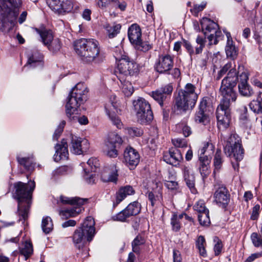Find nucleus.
Instances as JSON below:
<instances>
[{"label": "nucleus", "mask_w": 262, "mask_h": 262, "mask_svg": "<svg viewBox=\"0 0 262 262\" xmlns=\"http://www.w3.org/2000/svg\"><path fill=\"white\" fill-rule=\"evenodd\" d=\"M238 80L237 72L233 69H231L222 80L220 92L223 99L216 109L217 125L220 129H225L229 125L231 119L230 103L231 101H235L236 99V93L233 89Z\"/></svg>", "instance_id": "f257e3e1"}, {"label": "nucleus", "mask_w": 262, "mask_h": 262, "mask_svg": "<svg viewBox=\"0 0 262 262\" xmlns=\"http://www.w3.org/2000/svg\"><path fill=\"white\" fill-rule=\"evenodd\" d=\"M74 49L81 60L88 63H99L102 61L100 57L98 42L93 39L81 38L74 43Z\"/></svg>", "instance_id": "f03ea898"}, {"label": "nucleus", "mask_w": 262, "mask_h": 262, "mask_svg": "<svg viewBox=\"0 0 262 262\" xmlns=\"http://www.w3.org/2000/svg\"><path fill=\"white\" fill-rule=\"evenodd\" d=\"M35 186L34 181L29 184L21 182L14 184L15 198L18 202L17 214L19 220L26 221L28 219L31 194Z\"/></svg>", "instance_id": "7ed1b4c3"}, {"label": "nucleus", "mask_w": 262, "mask_h": 262, "mask_svg": "<svg viewBox=\"0 0 262 262\" xmlns=\"http://www.w3.org/2000/svg\"><path fill=\"white\" fill-rule=\"evenodd\" d=\"M114 56L118 62L115 74L120 81L124 79H130L138 72V65L127 55L121 47L116 48Z\"/></svg>", "instance_id": "20e7f679"}, {"label": "nucleus", "mask_w": 262, "mask_h": 262, "mask_svg": "<svg viewBox=\"0 0 262 262\" xmlns=\"http://www.w3.org/2000/svg\"><path fill=\"white\" fill-rule=\"evenodd\" d=\"M21 5V0H0L1 8L6 9L0 18V31H9L14 27Z\"/></svg>", "instance_id": "39448f33"}, {"label": "nucleus", "mask_w": 262, "mask_h": 262, "mask_svg": "<svg viewBox=\"0 0 262 262\" xmlns=\"http://www.w3.org/2000/svg\"><path fill=\"white\" fill-rule=\"evenodd\" d=\"M198 95L199 93L194 85L186 84L184 89L179 92L178 96L176 98L175 111L185 112L192 110L195 105Z\"/></svg>", "instance_id": "423d86ee"}, {"label": "nucleus", "mask_w": 262, "mask_h": 262, "mask_svg": "<svg viewBox=\"0 0 262 262\" xmlns=\"http://www.w3.org/2000/svg\"><path fill=\"white\" fill-rule=\"evenodd\" d=\"M88 89L83 83H78L72 90L66 105L68 117L75 113L78 107L87 100Z\"/></svg>", "instance_id": "0eeeda50"}, {"label": "nucleus", "mask_w": 262, "mask_h": 262, "mask_svg": "<svg viewBox=\"0 0 262 262\" xmlns=\"http://www.w3.org/2000/svg\"><path fill=\"white\" fill-rule=\"evenodd\" d=\"M95 222L93 217H87L82 226L77 229L73 234V240L75 244L82 243L85 238L92 241L95 233Z\"/></svg>", "instance_id": "6e6552de"}, {"label": "nucleus", "mask_w": 262, "mask_h": 262, "mask_svg": "<svg viewBox=\"0 0 262 262\" xmlns=\"http://www.w3.org/2000/svg\"><path fill=\"white\" fill-rule=\"evenodd\" d=\"M137 121L140 124H147L153 119L150 105L143 98H139L133 102Z\"/></svg>", "instance_id": "1a4fd4ad"}, {"label": "nucleus", "mask_w": 262, "mask_h": 262, "mask_svg": "<svg viewBox=\"0 0 262 262\" xmlns=\"http://www.w3.org/2000/svg\"><path fill=\"white\" fill-rule=\"evenodd\" d=\"M241 142V139L237 134H231L224 148L225 154L236 161L242 160L244 157V149Z\"/></svg>", "instance_id": "9d476101"}, {"label": "nucleus", "mask_w": 262, "mask_h": 262, "mask_svg": "<svg viewBox=\"0 0 262 262\" xmlns=\"http://www.w3.org/2000/svg\"><path fill=\"white\" fill-rule=\"evenodd\" d=\"M202 30L205 36H207L209 44L216 45L217 38L221 36V32L219 31L218 25L207 18H203L201 22Z\"/></svg>", "instance_id": "9b49d317"}, {"label": "nucleus", "mask_w": 262, "mask_h": 262, "mask_svg": "<svg viewBox=\"0 0 262 262\" xmlns=\"http://www.w3.org/2000/svg\"><path fill=\"white\" fill-rule=\"evenodd\" d=\"M121 137L116 133L112 132L108 134L104 146V152L111 158H115L118 156L117 146L122 144Z\"/></svg>", "instance_id": "f8f14e48"}, {"label": "nucleus", "mask_w": 262, "mask_h": 262, "mask_svg": "<svg viewBox=\"0 0 262 262\" xmlns=\"http://www.w3.org/2000/svg\"><path fill=\"white\" fill-rule=\"evenodd\" d=\"M105 110L107 115L109 117L112 123L118 128H121L122 123L120 119L116 116V114L120 112L119 105L116 97L115 96H111L110 100L105 104Z\"/></svg>", "instance_id": "ddd939ff"}, {"label": "nucleus", "mask_w": 262, "mask_h": 262, "mask_svg": "<svg viewBox=\"0 0 262 262\" xmlns=\"http://www.w3.org/2000/svg\"><path fill=\"white\" fill-rule=\"evenodd\" d=\"M89 148L88 141L84 138L72 136L70 150L75 155H81L86 152Z\"/></svg>", "instance_id": "4468645a"}, {"label": "nucleus", "mask_w": 262, "mask_h": 262, "mask_svg": "<svg viewBox=\"0 0 262 262\" xmlns=\"http://www.w3.org/2000/svg\"><path fill=\"white\" fill-rule=\"evenodd\" d=\"M173 60L169 55H162L155 64L156 70L160 73H168L172 68Z\"/></svg>", "instance_id": "2eb2a0df"}, {"label": "nucleus", "mask_w": 262, "mask_h": 262, "mask_svg": "<svg viewBox=\"0 0 262 262\" xmlns=\"http://www.w3.org/2000/svg\"><path fill=\"white\" fill-rule=\"evenodd\" d=\"M124 160L129 169H134L139 162V154L133 148L127 147L124 152Z\"/></svg>", "instance_id": "dca6fc26"}, {"label": "nucleus", "mask_w": 262, "mask_h": 262, "mask_svg": "<svg viewBox=\"0 0 262 262\" xmlns=\"http://www.w3.org/2000/svg\"><path fill=\"white\" fill-rule=\"evenodd\" d=\"M216 189L214 197L216 203L225 207L229 201L230 194L227 188L223 185L217 184L215 185Z\"/></svg>", "instance_id": "f3484780"}, {"label": "nucleus", "mask_w": 262, "mask_h": 262, "mask_svg": "<svg viewBox=\"0 0 262 262\" xmlns=\"http://www.w3.org/2000/svg\"><path fill=\"white\" fill-rule=\"evenodd\" d=\"M238 91L239 94L245 97H250L253 93V90L248 83V75L245 72L242 73L239 76Z\"/></svg>", "instance_id": "a211bd4d"}, {"label": "nucleus", "mask_w": 262, "mask_h": 262, "mask_svg": "<svg viewBox=\"0 0 262 262\" xmlns=\"http://www.w3.org/2000/svg\"><path fill=\"white\" fill-rule=\"evenodd\" d=\"M163 160L167 163L177 166L183 160V156L180 150L177 148H171L168 152L164 153Z\"/></svg>", "instance_id": "6ab92c4d"}, {"label": "nucleus", "mask_w": 262, "mask_h": 262, "mask_svg": "<svg viewBox=\"0 0 262 262\" xmlns=\"http://www.w3.org/2000/svg\"><path fill=\"white\" fill-rule=\"evenodd\" d=\"M118 169L115 164L105 167L101 174V179L104 182L116 183L118 180Z\"/></svg>", "instance_id": "aec40b11"}, {"label": "nucleus", "mask_w": 262, "mask_h": 262, "mask_svg": "<svg viewBox=\"0 0 262 262\" xmlns=\"http://www.w3.org/2000/svg\"><path fill=\"white\" fill-rule=\"evenodd\" d=\"M207 102L205 98H203L200 103L199 111L196 113L195 121L203 125H206L209 122L208 116L205 114Z\"/></svg>", "instance_id": "412c9836"}, {"label": "nucleus", "mask_w": 262, "mask_h": 262, "mask_svg": "<svg viewBox=\"0 0 262 262\" xmlns=\"http://www.w3.org/2000/svg\"><path fill=\"white\" fill-rule=\"evenodd\" d=\"M55 154L54 159L56 162L60 160H66L68 159L69 152L68 150V143L63 139L60 144H57L55 146Z\"/></svg>", "instance_id": "4be33fe9"}, {"label": "nucleus", "mask_w": 262, "mask_h": 262, "mask_svg": "<svg viewBox=\"0 0 262 262\" xmlns=\"http://www.w3.org/2000/svg\"><path fill=\"white\" fill-rule=\"evenodd\" d=\"M134 193V189L129 185L121 187L116 193V201L114 203V206L118 205L127 195H132Z\"/></svg>", "instance_id": "5701e85b"}, {"label": "nucleus", "mask_w": 262, "mask_h": 262, "mask_svg": "<svg viewBox=\"0 0 262 262\" xmlns=\"http://www.w3.org/2000/svg\"><path fill=\"white\" fill-rule=\"evenodd\" d=\"M128 36L132 44L139 42L141 36V31L139 26L137 24L132 25L128 29Z\"/></svg>", "instance_id": "b1692460"}, {"label": "nucleus", "mask_w": 262, "mask_h": 262, "mask_svg": "<svg viewBox=\"0 0 262 262\" xmlns=\"http://www.w3.org/2000/svg\"><path fill=\"white\" fill-rule=\"evenodd\" d=\"M88 200L79 197L69 198L64 195H60L58 203H61L63 205H71L73 206H81Z\"/></svg>", "instance_id": "393cba45"}, {"label": "nucleus", "mask_w": 262, "mask_h": 262, "mask_svg": "<svg viewBox=\"0 0 262 262\" xmlns=\"http://www.w3.org/2000/svg\"><path fill=\"white\" fill-rule=\"evenodd\" d=\"M184 180L188 187L191 189L192 192H194L195 178L192 171L189 166H184L183 168Z\"/></svg>", "instance_id": "a878e982"}, {"label": "nucleus", "mask_w": 262, "mask_h": 262, "mask_svg": "<svg viewBox=\"0 0 262 262\" xmlns=\"http://www.w3.org/2000/svg\"><path fill=\"white\" fill-rule=\"evenodd\" d=\"M36 32L39 34L41 41L45 46L51 43L53 38V33L51 30L45 28H35Z\"/></svg>", "instance_id": "bb28decb"}, {"label": "nucleus", "mask_w": 262, "mask_h": 262, "mask_svg": "<svg viewBox=\"0 0 262 262\" xmlns=\"http://www.w3.org/2000/svg\"><path fill=\"white\" fill-rule=\"evenodd\" d=\"M227 42L225 48L227 57L234 59L237 55V50L236 49L229 33L227 34Z\"/></svg>", "instance_id": "cd10ccee"}, {"label": "nucleus", "mask_w": 262, "mask_h": 262, "mask_svg": "<svg viewBox=\"0 0 262 262\" xmlns=\"http://www.w3.org/2000/svg\"><path fill=\"white\" fill-rule=\"evenodd\" d=\"M82 211L81 206H76L71 209L61 210L59 211V215L63 219L73 217L77 216Z\"/></svg>", "instance_id": "c85d7f7f"}, {"label": "nucleus", "mask_w": 262, "mask_h": 262, "mask_svg": "<svg viewBox=\"0 0 262 262\" xmlns=\"http://www.w3.org/2000/svg\"><path fill=\"white\" fill-rule=\"evenodd\" d=\"M79 8L78 4L70 0H62V14L64 12H75Z\"/></svg>", "instance_id": "c756f323"}, {"label": "nucleus", "mask_w": 262, "mask_h": 262, "mask_svg": "<svg viewBox=\"0 0 262 262\" xmlns=\"http://www.w3.org/2000/svg\"><path fill=\"white\" fill-rule=\"evenodd\" d=\"M20 253L25 257L27 260L33 252V246L31 242L26 241L20 248Z\"/></svg>", "instance_id": "7c9ffc66"}, {"label": "nucleus", "mask_w": 262, "mask_h": 262, "mask_svg": "<svg viewBox=\"0 0 262 262\" xmlns=\"http://www.w3.org/2000/svg\"><path fill=\"white\" fill-rule=\"evenodd\" d=\"M33 159L32 157L25 158L17 157L18 162L28 170H32L34 167V160Z\"/></svg>", "instance_id": "2f4dec72"}, {"label": "nucleus", "mask_w": 262, "mask_h": 262, "mask_svg": "<svg viewBox=\"0 0 262 262\" xmlns=\"http://www.w3.org/2000/svg\"><path fill=\"white\" fill-rule=\"evenodd\" d=\"M129 80L124 78L122 82L120 81L122 84V91L127 97L130 96L134 91V88Z\"/></svg>", "instance_id": "473e14b6"}, {"label": "nucleus", "mask_w": 262, "mask_h": 262, "mask_svg": "<svg viewBox=\"0 0 262 262\" xmlns=\"http://www.w3.org/2000/svg\"><path fill=\"white\" fill-rule=\"evenodd\" d=\"M199 159L201 163L200 167V173L203 177H206L209 173L208 165L209 161L207 157H200Z\"/></svg>", "instance_id": "72a5a7b5"}, {"label": "nucleus", "mask_w": 262, "mask_h": 262, "mask_svg": "<svg viewBox=\"0 0 262 262\" xmlns=\"http://www.w3.org/2000/svg\"><path fill=\"white\" fill-rule=\"evenodd\" d=\"M125 209L130 216L136 215L140 212L141 205L138 202H134L130 203Z\"/></svg>", "instance_id": "f704fd0d"}, {"label": "nucleus", "mask_w": 262, "mask_h": 262, "mask_svg": "<svg viewBox=\"0 0 262 262\" xmlns=\"http://www.w3.org/2000/svg\"><path fill=\"white\" fill-rule=\"evenodd\" d=\"M145 243L144 238L140 235H137L132 243L133 251L136 253L140 251V247Z\"/></svg>", "instance_id": "c9c22d12"}, {"label": "nucleus", "mask_w": 262, "mask_h": 262, "mask_svg": "<svg viewBox=\"0 0 262 262\" xmlns=\"http://www.w3.org/2000/svg\"><path fill=\"white\" fill-rule=\"evenodd\" d=\"M104 27L107 31L108 37L111 38L114 37L119 32L121 26L119 24L113 26L106 24L104 26Z\"/></svg>", "instance_id": "e433bc0d"}, {"label": "nucleus", "mask_w": 262, "mask_h": 262, "mask_svg": "<svg viewBox=\"0 0 262 262\" xmlns=\"http://www.w3.org/2000/svg\"><path fill=\"white\" fill-rule=\"evenodd\" d=\"M53 224L52 219L49 216L43 217L42 220L41 228L45 233H50L53 229Z\"/></svg>", "instance_id": "4c0bfd02"}, {"label": "nucleus", "mask_w": 262, "mask_h": 262, "mask_svg": "<svg viewBox=\"0 0 262 262\" xmlns=\"http://www.w3.org/2000/svg\"><path fill=\"white\" fill-rule=\"evenodd\" d=\"M196 246L199 251L200 255L205 257L206 256V251L205 249L206 241L203 236L200 235L198 237L196 242Z\"/></svg>", "instance_id": "58836bf2"}, {"label": "nucleus", "mask_w": 262, "mask_h": 262, "mask_svg": "<svg viewBox=\"0 0 262 262\" xmlns=\"http://www.w3.org/2000/svg\"><path fill=\"white\" fill-rule=\"evenodd\" d=\"M151 96L161 106L163 105L164 102L166 101L167 99L165 94H164L162 91H160L159 89L152 92Z\"/></svg>", "instance_id": "ea45409f"}, {"label": "nucleus", "mask_w": 262, "mask_h": 262, "mask_svg": "<svg viewBox=\"0 0 262 262\" xmlns=\"http://www.w3.org/2000/svg\"><path fill=\"white\" fill-rule=\"evenodd\" d=\"M42 58V57L40 54L35 53L28 58L27 64L25 67H28L29 66L30 67H35L36 63H41Z\"/></svg>", "instance_id": "a19ab883"}, {"label": "nucleus", "mask_w": 262, "mask_h": 262, "mask_svg": "<svg viewBox=\"0 0 262 262\" xmlns=\"http://www.w3.org/2000/svg\"><path fill=\"white\" fill-rule=\"evenodd\" d=\"M62 0L49 1V6L55 13L62 14Z\"/></svg>", "instance_id": "79ce46f5"}, {"label": "nucleus", "mask_w": 262, "mask_h": 262, "mask_svg": "<svg viewBox=\"0 0 262 262\" xmlns=\"http://www.w3.org/2000/svg\"><path fill=\"white\" fill-rule=\"evenodd\" d=\"M249 106L251 110L254 113L258 114L262 113V104L258 100V97H257L256 100H252L249 103Z\"/></svg>", "instance_id": "37998d69"}, {"label": "nucleus", "mask_w": 262, "mask_h": 262, "mask_svg": "<svg viewBox=\"0 0 262 262\" xmlns=\"http://www.w3.org/2000/svg\"><path fill=\"white\" fill-rule=\"evenodd\" d=\"M146 196L150 202L151 205L154 206L157 202H160L162 194L160 193L149 191L146 193Z\"/></svg>", "instance_id": "c03bdc74"}, {"label": "nucleus", "mask_w": 262, "mask_h": 262, "mask_svg": "<svg viewBox=\"0 0 262 262\" xmlns=\"http://www.w3.org/2000/svg\"><path fill=\"white\" fill-rule=\"evenodd\" d=\"M182 219V215L173 214L171 219V224L172 230L176 232L179 231L181 228L180 220Z\"/></svg>", "instance_id": "a18cd8bd"}, {"label": "nucleus", "mask_w": 262, "mask_h": 262, "mask_svg": "<svg viewBox=\"0 0 262 262\" xmlns=\"http://www.w3.org/2000/svg\"><path fill=\"white\" fill-rule=\"evenodd\" d=\"M48 49L52 52H57L60 50L61 48V42L58 38L53 39L51 43L49 45H46Z\"/></svg>", "instance_id": "49530a36"}, {"label": "nucleus", "mask_w": 262, "mask_h": 262, "mask_svg": "<svg viewBox=\"0 0 262 262\" xmlns=\"http://www.w3.org/2000/svg\"><path fill=\"white\" fill-rule=\"evenodd\" d=\"M198 220L200 224L203 226H207L210 223L209 216V210L204 211L203 213L198 214Z\"/></svg>", "instance_id": "de8ad7c7"}, {"label": "nucleus", "mask_w": 262, "mask_h": 262, "mask_svg": "<svg viewBox=\"0 0 262 262\" xmlns=\"http://www.w3.org/2000/svg\"><path fill=\"white\" fill-rule=\"evenodd\" d=\"M222 163L223 160L221 150L217 149L214 157V166L215 167V170H218L221 168Z\"/></svg>", "instance_id": "09e8293b"}, {"label": "nucleus", "mask_w": 262, "mask_h": 262, "mask_svg": "<svg viewBox=\"0 0 262 262\" xmlns=\"http://www.w3.org/2000/svg\"><path fill=\"white\" fill-rule=\"evenodd\" d=\"M125 130L126 134L132 137H139L143 134V131L137 127H127Z\"/></svg>", "instance_id": "8fccbe9b"}, {"label": "nucleus", "mask_w": 262, "mask_h": 262, "mask_svg": "<svg viewBox=\"0 0 262 262\" xmlns=\"http://www.w3.org/2000/svg\"><path fill=\"white\" fill-rule=\"evenodd\" d=\"M177 127L182 130V133L185 137H188L192 133L191 128L184 122L178 124Z\"/></svg>", "instance_id": "3c124183"}, {"label": "nucleus", "mask_w": 262, "mask_h": 262, "mask_svg": "<svg viewBox=\"0 0 262 262\" xmlns=\"http://www.w3.org/2000/svg\"><path fill=\"white\" fill-rule=\"evenodd\" d=\"M130 216L128 215V213L124 209L122 211L119 212L116 215L113 216V219L114 221H120V222H125L126 219L129 217Z\"/></svg>", "instance_id": "603ef678"}, {"label": "nucleus", "mask_w": 262, "mask_h": 262, "mask_svg": "<svg viewBox=\"0 0 262 262\" xmlns=\"http://www.w3.org/2000/svg\"><path fill=\"white\" fill-rule=\"evenodd\" d=\"M251 239L255 247H260L262 248V238L260 235L256 232H253L251 235Z\"/></svg>", "instance_id": "864d4df0"}, {"label": "nucleus", "mask_w": 262, "mask_h": 262, "mask_svg": "<svg viewBox=\"0 0 262 262\" xmlns=\"http://www.w3.org/2000/svg\"><path fill=\"white\" fill-rule=\"evenodd\" d=\"M193 209L198 214L203 213L208 209L206 207L205 203L203 200H199L193 206Z\"/></svg>", "instance_id": "5fc2aeb1"}, {"label": "nucleus", "mask_w": 262, "mask_h": 262, "mask_svg": "<svg viewBox=\"0 0 262 262\" xmlns=\"http://www.w3.org/2000/svg\"><path fill=\"white\" fill-rule=\"evenodd\" d=\"M137 49L143 52H146L151 48V46L147 42H142L141 39L139 40V42L134 45Z\"/></svg>", "instance_id": "6e6d98bb"}, {"label": "nucleus", "mask_w": 262, "mask_h": 262, "mask_svg": "<svg viewBox=\"0 0 262 262\" xmlns=\"http://www.w3.org/2000/svg\"><path fill=\"white\" fill-rule=\"evenodd\" d=\"M232 69H235L234 68L232 67V63L229 62L226 63L219 72L216 79L219 80L224 75H225L228 71L229 72Z\"/></svg>", "instance_id": "4d7b16f0"}, {"label": "nucleus", "mask_w": 262, "mask_h": 262, "mask_svg": "<svg viewBox=\"0 0 262 262\" xmlns=\"http://www.w3.org/2000/svg\"><path fill=\"white\" fill-rule=\"evenodd\" d=\"M85 174L84 176V179L88 183L90 184H93L95 183V179L94 176L92 174H89L90 172V169L89 168L86 167L83 169Z\"/></svg>", "instance_id": "13d9d810"}, {"label": "nucleus", "mask_w": 262, "mask_h": 262, "mask_svg": "<svg viewBox=\"0 0 262 262\" xmlns=\"http://www.w3.org/2000/svg\"><path fill=\"white\" fill-rule=\"evenodd\" d=\"M87 165L91 171H95L99 166L98 160L96 158H90L87 162Z\"/></svg>", "instance_id": "bf43d9fd"}, {"label": "nucleus", "mask_w": 262, "mask_h": 262, "mask_svg": "<svg viewBox=\"0 0 262 262\" xmlns=\"http://www.w3.org/2000/svg\"><path fill=\"white\" fill-rule=\"evenodd\" d=\"M213 240L214 242L216 243L214 246V251L215 252V255H218L221 253L222 251L223 248V245L222 244L221 241L217 237H214Z\"/></svg>", "instance_id": "052dcab7"}, {"label": "nucleus", "mask_w": 262, "mask_h": 262, "mask_svg": "<svg viewBox=\"0 0 262 262\" xmlns=\"http://www.w3.org/2000/svg\"><path fill=\"white\" fill-rule=\"evenodd\" d=\"M160 140L159 139V135H157L155 137L152 138L148 143V146L151 149L155 150L158 146L160 144Z\"/></svg>", "instance_id": "680f3d73"}, {"label": "nucleus", "mask_w": 262, "mask_h": 262, "mask_svg": "<svg viewBox=\"0 0 262 262\" xmlns=\"http://www.w3.org/2000/svg\"><path fill=\"white\" fill-rule=\"evenodd\" d=\"M173 145L176 147L183 148L187 146V142L185 139L175 138L172 140Z\"/></svg>", "instance_id": "e2e57ef3"}, {"label": "nucleus", "mask_w": 262, "mask_h": 262, "mask_svg": "<svg viewBox=\"0 0 262 262\" xmlns=\"http://www.w3.org/2000/svg\"><path fill=\"white\" fill-rule=\"evenodd\" d=\"M206 3L205 2H202L200 5H195L192 9L190 10L191 12L194 15L196 16L198 13L201 11H202L205 7H206Z\"/></svg>", "instance_id": "0e129e2a"}, {"label": "nucleus", "mask_w": 262, "mask_h": 262, "mask_svg": "<svg viewBox=\"0 0 262 262\" xmlns=\"http://www.w3.org/2000/svg\"><path fill=\"white\" fill-rule=\"evenodd\" d=\"M66 122L64 121H62L60 124H59L58 128L55 131V133L53 135V138L55 140H57L63 131V127L65 125Z\"/></svg>", "instance_id": "69168bd1"}, {"label": "nucleus", "mask_w": 262, "mask_h": 262, "mask_svg": "<svg viewBox=\"0 0 262 262\" xmlns=\"http://www.w3.org/2000/svg\"><path fill=\"white\" fill-rule=\"evenodd\" d=\"M160 91H162L164 94H165L166 97L167 98L168 95H170L173 90L172 85L171 84H168L163 87L159 89Z\"/></svg>", "instance_id": "338daca9"}, {"label": "nucleus", "mask_w": 262, "mask_h": 262, "mask_svg": "<svg viewBox=\"0 0 262 262\" xmlns=\"http://www.w3.org/2000/svg\"><path fill=\"white\" fill-rule=\"evenodd\" d=\"M260 209V205L257 204L255 205L252 209V212L251 215V219L252 220H256L259 216V211Z\"/></svg>", "instance_id": "774afa93"}]
</instances>
